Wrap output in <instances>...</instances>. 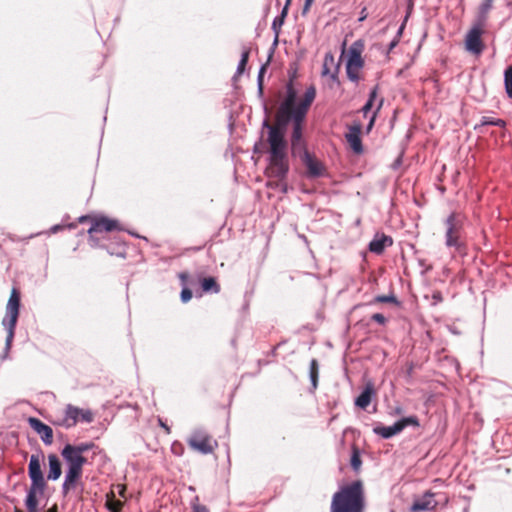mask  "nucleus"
Listing matches in <instances>:
<instances>
[{"label":"nucleus","mask_w":512,"mask_h":512,"mask_svg":"<svg viewBox=\"0 0 512 512\" xmlns=\"http://www.w3.org/2000/svg\"><path fill=\"white\" fill-rule=\"evenodd\" d=\"M286 97L280 104L274 124L270 125L265 121L264 125L268 127L267 143L269 145V164L266 168L268 177H274L282 181L289 172L288 142L285 138L286 127L290 121L293 122V131L291 135V146L293 153L299 150L304 151L305 146L302 141L303 122L306 114L316 97V88L310 85L301 100L296 104L297 92L290 82L287 85Z\"/></svg>","instance_id":"f257e3e1"},{"label":"nucleus","mask_w":512,"mask_h":512,"mask_svg":"<svg viewBox=\"0 0 512 512\" xmlns=\"http://www.w3.org/2000/svg\"><path fill=\"white\" fill-rule=\"evenodd\" d=\"M365 495L363 484L357 480L342 487L333 495L331 512H364Z\"/></svg>","instance_id":"f03ea898"},{"label":"nucleus","mask_w":512,"mask_h":512,"mask_svg":"<svg viewBox=\"0 0 512 512\" xmlns=\"http://www.w3.org/2000/svg\"><path fill=\"white\" fill-rule=\"evenodd\" d=\"M61 456L67 467L62 484V493L66 496L81 482L83 467L87 463V458L85 456H78L65 447L61 451Z\"/></svg>","instance_id":"7ed1b4c3"},{"label":"nucleus","mask_w":512,"mask_h":512,"mask_svg":"<svg viewBox=\"0 0 512 512\" xmlns=\"http://www.w3.org/2000/svg\"><path fill=\"white\" fill-rule=\"evenodd\" d=\"M20 308V292L17 288H13L6 305V316L4 317L2 324L7 330L6 337V351L11 347L15 327L17 324Z\"/></svg>","instance_id":"20e7f679"},{"label":"nucleus","mask_w":512,"mask_h":512,"mask_svg":"<svg viewBox=\"0 0 512 512\" xmlns=\"http://www.w3.org/2000/svg\"><path fill=\"white\" fill-rule=\"evenodd\" d=\"M363 51L364 43L361 40L355 41L348 50L346 74L348 79L352 82L357 83L361 79L360 71L364 67Z\"/></svg>","instance_id":"39448f33"},{"label":"nucleus","mask_w":512,"mask_h":512,"mask_svg":"<svg viewBox=\"0 0 512 512\" xmlns=\"http://www.w3.org/2000/svg\"><path fill=\"white\" fill-rule=\"evenodd\" d=\"M93 419L94 415L91 410L68 404L65 408L63 418L57 420L55 423L59 426L70 428L75 426L78 421L91 423Z\"/></svg>","instance_id":"423d86ee"},{"label":"nucleus","mask_w":512,"mask_h":512,"mask_svg":"<svg viewBox=\"0 0 512 512\" xmlns=\"http://www.w3.org/2000/svg\"><path fill=\"white\" fill-rule=\"evenodd\" d=\"M188 446L195 451L202 454L213 453L217 448V441L209 435L206 431L198 429L195 430L187 439Z\"/></svg>","instance_id":"0eeeda50"},{"label":"nucleus","mask_w":512,"mask_h":512,"mask_svg":"<svg viewBox=\"0 0 512 512\" xmlns=\"http://www.w3.org/2000/svg\"><path fill=\"white\" fill-rule=\"evenodd\" d=\"M446 241L445 244L447 247H455L459 249L461 246V231L463 227L462 216L459 213L453 212L451 213L446 221Z\"/></svg>","instance_id":"6e6552de"},{"label":"nucleus","mask_w":512,"mask_h":512,"mask_svg":"<svg viewBox=\"0 0 512 512\" xmlns=\"http://www.w3.org/2000/svg\"><path fill=\"white\" fill-rule=\"evenodd\" d=\"M486 25H481L478 21L469 30L465 38V48L470 53L480 55L484 50V43L482 41V34Z\"/></svg>","instance_id":"1a4fd4ad"},{"label":"nucleus","mask_w":512,"mask_h":512,"mask_svg":"<svg viewBox=\"0 0 512 512\" xmlns=\"http://www.w3.org/2000/svg\"><path fill=\"white\" fill-rule=\"evenodd\" d=\"M409 425L418 427L420 425L419 419L416 416L405 417V418H402L401 420L397 421L392 426H377L374 428V432L377 435H379L385 439H388V438L400 433L405 427H407Z\"/></svg>","instance_id":"9d476101"},{"label":"nucleus","mask_w":512,"mask_h":512,"mask_svg":"<svg viewBox=\"0 0 512 512\" xmlns=\"http://www.w3.org/2000/svg\"><path fill=\"white\" fill-rule=\"evenodd\" d=\"M118 229L119 223L117 220L105 216H95L92 219V225L88 229V234L90 238H93L97 233L112 232Z\"/></svg>","instance_id":"9b49d317"},{"label":"nucleus","mask_w":512,"mask_h":512,"mask_svg":"<svg viewBox=\"0 0 512 512\" xmlns=\"http://www.w3.org/2000/svg\"><path fill=\"white\" fill-rule=\"evenodd\" d=\"M28 474L31 479V486L35 488H45L46 482L41 469L38 455H31L28 466Z\"/></svg>","instance_id":"f8f14e48"},{"label":"nucleus","mask_w":512,"mask_h":512,"mask_svg":"<svg viewBox=\"0 0 512 512\" xmlns=\"http://www.w3.org/2000/svg\"><path fill=\"white\" fill-rule=\"evenodd\" d=\"M302 152L301 160L307 169L308 177L317 178L322 176L325 172L323 163L314 155L310 154L306 149Z\"/></svg>","instance_id":"ddd939ff"},{"label":"nucleus","mask_w":512,"mask_h":512,"mask_svg":"<svg viewBox=\"0 0 512 512\" xmlns=\"http://www.w3.org/2000/svg\"><path fill=\"white\" fill-rule=\"evenodd\" d=\"M361 130L362 125L361 123H355L351 126H349L348 132L345 134V139L347 143L349 144V147L353 150L356 154L363 153V145L361 140Z\"/></svg>","instance_id":"4468645a"},{"label":"nucleus","mask_w":512,"mask_h":512,"mask_svg":"<svg viewBox=\"0 0 512 512\" xmlns=\"http://www.w3.org/2000/svg\"><path fill=\"white\" fill-rule=\"evenodd\" d=\"M29 424L32 429L40 436L41 440L46 445H51L53 442V430L50 426L46 425L37 418H30Z\"/></svg>","instance_id":"2eb2a0df"},{"label":"nucleus","mask_w":512,"mask_h":512,"mask_svg":"<svg viewBox=\"0 0 512 512\" xmlns=\"http://www.w3.org/2000/svg\"><path fill=\"white\" fill-rule=\"evenodd\" d=\"M437 501L434 500V494L426 492L422 498L417 499L412 504L411 512H421L433 510L437 506Z\"/></svg>","instance_id":"dca6fc26"},{"label":"nucleus","mask_w":512,"mask_h":512,"mask_svg":"<svg viewBox=\"0 0 512 512\" xmlns=\"http://www.w3.org/2000/svg\"><path fill=\"white\" fill-rule=\"evenodd\" d=\"M393 244V240L390 236L385 234H377L369 244V250L376 254H382L386 247Z\"/></svg>","instance_id":"f3484780"},{"label":"nucleus","mask_w":512,"mask_h":512,"mask_svg":"<svg viewBox=\"0 0 512 512\" xmlns=\"http://www.w3.org/2000/svg\"><path fill=\"white\" fill-rule=\"evenodd\" d=\"M49 471L47 478L49 480H57L62 474V466L59 458L55 454L48 455Z\"/></svg>","instance_id":"a211bd4d"},{"label":"nucleus","mask_w":512,"mask_h":512,"mask_svg":"<svg viewBox=\"0 0 512 512\" xmlns=\"http://www.w3.org/2000/svg\"><path fill=\"white\" fill-rule=\"evenodd\" d=\"M375 393L373 384H367L362 393L356 398L355 404L365 409L371 402L372 395Z\"/></svg>","instance_id":"6ab92c4d"},{"label":"nucleus","mask_w":512,"mask_h":512,"mask_svg":"<svg viewBox=\"0 0 512 512\" xmlns=\"http://www.w3.org/2000/svg\"><path fill=\"white\" fill-rule=\"evenodd\" d=\"M45 488H35L33 486H30V489L28 491V495L26 498V507L28 512H37L38 507V500H37V494H42L44 492Z\"/></svg>","instance_id":"aec40b11"},{"label":"nucleus","mask_w":512,"mask_h":512,"mask_svg":"<svg viewBox=\"0 0 512 512\" xmlns=\"http://www.w3.org/2000/svg\"><path fill=\"white\" fill-rule=\"evenodd\" d=\"M105 505L110 512H121L124 502L119 499H116V491L114 489H111L106 494Z\"/></svg>","instance_id":"412c9836"},{"label":"nucleus","mask_w":512,"mask_h":512,"mask_svg":"<svg viewBox=\"0 0 512 512\" xmlns=\"http://www.w3.org/2000/svg\"><path fill=\"white\" fill-rule=\"evenodd\" d=\"M494 0H482L479 6L478 21L481 25H486L488 20L489 12L493 8Z\"/></svg>","instance_id":"4be33fe9"},{"label":"nucleus","mask_w":512,"mask_h":512,"mask_svg":"<svg viewBox=\"0 0 512 512\" xmlns=\"http://www.w3.org/2000/svg\"><path fill=\"white\" fill-rule=\"evenodd\" d=\"M64 447L78 456H84L85 452L92 450L96 446L93 442H83L77 445L66 444Z\"/></svg>","instance_id":"5701e85b"},{"label":"nucleus","mask_w":512,"mask_h":512,"mask_svg":"<svg viewBox=\"0 0 512 512\" xmlns=\"http://www.w3.org/2000/svg\"><path fill=\"white\" fill-rule=\"evenodd\" d=\"M201 288L205 293H219L220 285L214 277H204L200 280Z\"/></svg>","instance_id":"b1692460"},{"label":"nucleus","mask_w":512,"mask_h":512,"mask_svg":"<svg viewBox=\"0 0 512 512\" xmlns=\"http://www.w3.org/2000/svg\"><path fill=\"white\" fill-rule=\"evenodd\" d=\"M352 453L350 459V465L355 471H359L362 465V460L360 456V450L356 445L352 446Z\"/></svg>","instance_id":"393cba45"},{"label":"nucleus","mask_w":512,"mask_h":512,"mask_svg":"<svg viewBox=\"0 0 512 512\" xmlns=\"http://www.w3.org/2000/svg\"><path fill=\"white\" fill-rule=\"evenodd\" d=\"M335 64V59L332 53H326L322 65V76H327L331 73V68Z\"/></svg>","instance_id":"a878e982"},{"label":"nucleus","mask_w":512,"mask_h":512,"mask_svg":"<svg viewBox=\"0 0 512 512\" xmlns=\"http://www.w3.org/2000/svg\"><path fill=\"white\" fill-rule=\"evenodd\" d=\"M318 373H319L318 361L316 359H312V361L310 363V378H311L313 388L317 387Z\"/></svg>","instance_id":"bb28decb"},{"label":"nucleus","mask_w":512,"mask_h":512,"mask_svg":"<svg viewBox=\"0 0 512 512\" xmlns=\"http://www.w3.org/2000/svg\"><path fill=\"white\" fill-rule=\"evenodd\" d=\"M505 90L507 95L512 98V66L506 68L504 73Z\"/></svg>","instance_id":"cd10ccee"},{"label":"nucleus","mask_w":512,"mask_h":512,"mask_svg":"<svg viewBox=\"0 0 512 512\" xmlns=\"http://www.w3.org/2000/svg\"><path fill=\"white\" fill-rule=\"evenodd\" d=\"M485 125H493V126H498V127H505L506 123L502 119H494V118H491V117L484 116L481 119L480 126H485Z\"/></svg>","instance_id":"c85d7f7f"},{"label":"nucleus","mask_w":512,"mask_h":512,"mask_svg":"<svg viewBox=\"0 0 512 512\" xmlns=\"http://www.w3.org/2000/svg\"><path fill=\"white\" fill-rule=\"evenodd\" d=\"M377 89H378L377 86L373 88V90L370 92L368 101L366 102V104L362 108V112H363V114L365 116L371 110V108L373 106L374 100H375V98L377 96Z\"/></svg>","instance_id":"c756f323"},{"label":"nucleus","mask_w":512,"mask_h":512,"mask_svg":"<svg viewBox=\"0 0 512 512\" xmlns=\"http://www.w3.org/2000/svg\"><path fill=\"white\" fill-rule=\"evenodd\" d=\"M248 58H249V50L243 51V53L241 55V60L239 62L238 68H237L238 74H241L244 72L247 62H248Z\"/></svg>","instance_id":"7c9ffc66"},{"label":"nucleus","mask_w":512,"mask_h":512,"mask_svg":"<svg viewBox=\"0 0 512 512\" xmlns=\"http://www.w3.org/2000/svg\"><path fill=\"white\" fill-rule=\"evenodd\" d=\"M376 303H396L397 300L393 295H380L374 299Z\"/></svg>","instance_id":"2f4dec72"},{"label":"nucleus","mask_w":512,"mask_h":512,"mask_svg":"<svg viewBox=\"0 0 512 512\" xmlns=\"http://www.w3.org/2000/svg\"><path fill=\"white\" fill-rule=\"evenodd\" d=\"M191 298H192V291L187 287L183 288L181 291L182 302L187 303L188 301L191 300Z\"/></svg>","instance_id":"473e14b6"},{"label":"nucleus","mask_w":512,"mask_h":512,"mask_svg":"<svg viewBox=\"0 0 512 512\" xmlns=\"http://www.w3.org/2000/svg\"><path fill=\"white\" fill-rule=\"evenodd\" d=\"M116 491V494H118L120 497L125 498V492H126V485L124 484H117L112 487Z\"/></svg>","instance_id":"72a5a7b5"},{"label":"nucleus","mask_w":512,"mask_h":512,"mask_svg":"<svg viewBox=\"0 0 512 512\" xmlns=\"http://www.w3.org/2000/svg\"><path fill=\"white\" fill-rule=\"evenodd\" d=\"M371 319L380 325H385L386 323V317L381 313H375L371 316Z\"/></svg>","instance_id":"f704fd0d"},{"label":"nucleus","mask_w":512,"mask_h":512,"mask_svg":"<svg viewBox=\"0 0 512 512\" xmlns=\"http://www.w3.org/2000/svg\"><path fill=\"white\" fill-rule=\"evenodd\" d=\"M313 1L314 0H305L304 6H303V9H302V15H306L309 12L310 7H311Z\"/></svg>","instance_id":"c9c22d12"},{"label":"nucleus","mask_w":512,"mask_h":512,"mask_svg":"<svg viewBox=\"0 0 512 512\" xmlns=\"http://www.w3.org/2000/svg\"><path fill=\"white\" fill-rule=\"evenodd\" d=\"M284 18L285 17L282 18V14H281L280 17H277V18L274 19L273 24H272V27H273L274 30L277 29V26H281L282 25Z\"/></svg>","instance_id":"e433bc0d"},{"label":"nucleus","mask_w":512,"mask_h":512,"mask_svg":"<svg viewBox=\"0 0 512 512\" xmlns=\"http://www.w3.org/2000/svg\"><path fill=\"white\" fill-rule=\"evenodd\" d=\"M158 423L164 429L166 434L171 433L170 427L165 422H163V420L161 418H158Z\"/></svg>","instance_id":"4c0bfd02"},{"label":"nucleus","mask_w":512,"mask_h":512,"mask_svg":"<svg viewBox=\"0 0 512 512\" xmlns=\"http://www.w3.org/2000/svg\"><path fill=\"white\" fill-rule=\"evenodd\" d=\"M94 217L95 216H92V215H84V216L79 217V222L80 223L90 222L92 224V219Z\"/></svg>","instance_id":"58836bf2"},{"label":"nucleus","mask_w":512,"mask_h":512,"mask_svg":"<svg viewBox=\"0 0 512 512\" xmlns=\"http://www.w3.org/2000/svg\"><path fill=\"white\" fill-rule=\"evenodd\" d=\"M194 512H210L209 509L204 505H195Z\"/></svg>","instance_id":"ea45409f"},{"label":"nucleus","mask_w":512,"mask_h":512,"mask_svg":"<svg viewBox=\"0 0 512 512\" xmlns=\"http://www.w3.org/2000/svg\"><path fill=\"white\" fill-rule=\"evenodd\" d=\"M330 78L334 81V82H339V79H338V66L336 67L335 71H331V73L329 74Z\"/></svg>","instance_id":"a19ab883"},{"label":"nucleus","mask_w":512,"mask_h":512,"mask_svg":"<svg viewBox=\"0 0 512 512\" xmlns=\"http://www.w3.org/2000/svg\"><path fill=\"white\" fill-rule=\"evenodd\" d=\"M178 277L181 280V282L185 285L189 278V274L187 272H181Z\"/></svg>","instance_id":"79ce46f5"},{"label":"nucleus","mask_w":512,"mask_h":512,"mask_svg":"<svg viewBox=\"0 0 512 512\" xmlns=\"http://www.w3.org/2000/svg\"><path fill=\"white\" fill-rule=\"evenodd\" d=\"M291 1H292V0H286V4H285V6H284V8H283V10H282V18H283V17H286V15H287V13H288V7H289V5L291 4Z\"/></svg>","instance_id":"37998d69"},{"label":"nucleus","mask_w":512,"mask_h":512,"mask_svg":"<svg viewBox=\"0 0 512 512\" xmlns=\"http://www.w3.org/2000/svg\"><path fill=\"white\" fill-rule=\"evenodd\" d=\"M376 113H377V111L374 112V114H373V116H372V118H371V120L369 122L368 130H370L372 128V126L374 125V121H375V118H376Z\"/></svg>","instance_id":"c03bdc74"},{"label":"nucleus","mask_w":512,"mask_h":512,"mask_svg":"<svg viewBox=\"0 0 512 512\" xmlns=\"http://www.w3.org/2000/svg\"><path fill=\"white\" fill-rule=\"evenodd\" d=\"M63 228H64V227H63V226H61V225H55V226H53V227L51 228V232H52V233H56V232H58L59 230H61V229H63Z\"/></svg>","instance_id":"a18cd8bd"},{"label":"nucleus","mask_w":512,"mask_h":512,"mask_svg":"<svg viewBox=\"0 0 512 512\" xmlns=\"http://www.w3.org/2000/svg\"><path fill=\"white\" fill-rule=\"evenodd\" d=\"M266 70V66H262V68L260 69V72H259V83L261 84V81H262V75L263 73L265 72Z\"/></svg>","instance_id":"49530a36"},{"label":"nucleus","mask_w":512,"mask_h":512,"mask_svg":"<svg viewBox=\"0 0 512 512\" xmlns=\"http://www.w3.org/2000/svg\"><path fill=\"white\" fill-rule=\"evenodd\" d=\"M46 512H57V506L56 505L52 506Z\"/></svg>","instance_id":"de8ad7c7"},{"label":"nucleus","mask_w":512,"mask_h":512,"mask_svg":"<svg viewBox=\"0 0 512 512\" xmlns=\"http://www.w3.org/2000/svg\"><path fill=\"white\" fill-rule=\"evenodd\" d=\"M201 249H202V247H198V248H191L190 250H193V251H199V250H201Z\"/></svg>","instance_id":"09e8293b"},{"label":"nucleus","mask_w":512,"mask_h":512,"mask_svg":"<svg viewBox=\"0 0 512 512\" xmlns=\"http://www.w3.org/2000/svg\"><path fill=\"white\" fill-rule=\"evenodd\" d=\"M382 103H383V100L381 99V100H380V103H379V106H378V108H377V111L381 108Z\"/></svg>","instance_id":"8fccbe9b"},{"label":"nucleus","mask_w":512,"mask_h":512,"mask_svg":"<svg viewBox=\"0 0 512 512\" xmlns=\"http://www.w3.org/2000/svg\"><path fill=\"white\" fill-rule=\"evenodd\" d=\"M434 298L441 299L440 295H434Z\"/></svg>","instance_id":"3c124183"},{"label":"nucleus","mask_w":512,"mask_h":512,"mask_svg":"<svg viewBox=\"0 0 512 512\" xmlns=\"http://www.w3.org/2000/svg\"><path fill=\"white\" fill-rule=\"evenodd\" d=\"M410 2H412V0H409Z\"/></svg>","instance_id":"603ef678"}]
</instances>
